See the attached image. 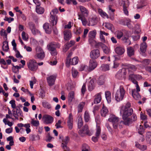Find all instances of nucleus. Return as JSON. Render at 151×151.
<instances>
[{"label": "nucleus", "instance_id": "obj_1", "mask_svg": "<svg viewBox=\"0 0 151 151\" xmlns=\"http://www.w3.org/2000/svg\"><path fill=\"white\" fill-rule=\"evenodd\" d=\"M58 44L55 42H52L48 43L47 46V49L50 51V53L52 56H55L58 53L56 48H59Z\"/></svg>", "mask_w": 151, "mask_h": 151}, {"label": "nucleus", "instance_id": "obj_2", "mask_svg": "<svg viewBox=\"0 0 151 151\" xmlns=\"http://www.w3.org/2000/svg\"><path fill=\"white\" fill-rule=\"evenodd\" d=\"M125 91L123 87L120 86L115 94V99L117 102H119L122 100L124 98Z\"/></svg>", "mask_w": 151, "mask_h": 151}, {"label": "nucleus", "instance_id": "obj_3", "mask_svg": "<svg viewBox=\"0 0 151 151\" xmlns=\"http://www.w3.org/2000/svg\"><path fill=\"white\" fill-rule=\"evenodd\" d=\"M35 54L34 57L36 59L42 60L45 57V54L42 48L39 46H37L36 48Z\"/></svg>", "mask_w": 151, "mask_h": 151}, {"label": "nucleus", "instance_id": "obj_4", "mask_svg": "<svg viewBox=\"0 0 151 151\" xmlns=\"http://www.w3.org/2000/svg\"><path fill=\"white\" fill-rule=\"evenodd\" d=\"M58 9L55 8L53 9L51 12H50L51 22L53 26L56 25L57 22L58 17L55 15L58 13Z\"/></svg>", "mask_w": 151, "mask_h": 151}, {"label": "nucleus", "instance_id": "obj_5", "mask_svg": "<svg viewBox=\"0 0 151 151\" xmlns=\"http://www.w3.org/2000/svg\"><path fill=\"white\" fill-rule=\"evenodd\" d=\"M133 112L132 109H126L124 106H122L120 110L121 114H123L122 117H128L131 116Z\"/></svg>", "mask_w": 151, "mask_h": 151}, {"label": "nucleus", "instance_id": "obj_6", "mask_svg": "<svg viewBox=\"0 0 151 151\" xmlns=\"http://www.w3.org/2000/svg\"><path fill=\"white\" fill-rule=\"evenodd\" d=\"M150 62V60L148 59H145L140 61V62L142 64L143 67L145 68V70L151 73V66H148Z\"/></svg>", "mask_w": 151, "mask_h": 151}, {"label": "nucleus", "instance_id": "obj_7", "mask_svg": "<svg viewBox=\"0 0 151 151\" xmlns=\"http://www.w3.org/2000/svg\"><path fill=\"white\" fill-rule=\"evenodd\" d=\"M108 121L112 123L114 129H116L118 127H119V118L114 115L112 116L109 119Z\"/></svg>", "mask_w": 151, "mask_h": 151}, {"label": "nucleus", "instance_id": "obj_8", "mask_svg": "<svg viewBox=\"0 0 151 151\" xmlns=\"http://www.w3.org/2000/svg\"><path fill=\"white\" fill-rule=\"evenodd\" d=\"M127 69L123 68L119 70L116 75V77L119 79H125Z\"/></svg>", "mask_w": 151, "mask_h": 151}, {"label": "nucleus", "instance_id": "obj_9", "mask_svg": "<svg viewBox=\"0 0 151 151\" xmlns=\"http://www.w3.org/2000/svg\"><path fill=\"white\" fill-rule=\"evenodd\" d=\"M123 121H121L119 122V128L121 129L122 127V125L124 124L126 125H129L132 123L131 119L128 117H122Z\"/></svg>", "mask_w": 151, "mask_h": 151}, {"label": "nucleus", "instance_id": "obj_10", "mask_svg": "<svg viewBox=\"0 0 151 151\" xmlns=\"http://www.w3.org/2000/svg\"><path fill=\"white\" fill-rule=\"evenodd\" d=\"M37 64L35 60H32L28 64V67L29 69L32 71H35L37 68Z\"/></svg>", "mask_w": 151, "mask_h": 151}, {"label": "nucleus", "instance_id": "obj_11", "mask_svg": "<svg viewBox=\"0 0 151 151\" xmlns=\"http://www.w3.org/2000/svg\"><path fill=\"white\" fill-rule=\"evenodd\" d=\"M100 55V51L98 49H94L91 51L90 56L92 60H96L97 59Z\"/></svg>", "mask_w": 151, "mask_h": 151}, {"label": "nucleus", "instance_id": "obj_12", "mask_svg": "<svg viewBox=\"0 0 151 151\" xmlns=\"http://www.w3.org/2000/svg\"><path fill=\"white\" fill-rule=\"evenodd\" d=\"M42 119L44 123L46 124H51L54 120V118L52 116L47 114L44 115L42 117Z\"/></svg>", "mask_w": 151, "mask_h": 151}, {"label": "nucleus", "instance_id": "obj_13", "mask_svg": "<svg viewBox=\"0 0 151 151\" xmlns=\"http://www.w3.org/2000/svg\"><path fill=\"white\" fill-rule=\"evenodd\" d=\"M97 63L96 61L94 60H91L89 62V68L88 71L90 72L94 69L97 66Z\"/></svg>", "mask_w": 151, "mask_h": 151}, {"label": "nucleus", "instance_id": "obj_14", "mask_svg": "<svg viewBox=\"0 0 151 151\" xmlns=\"http://www.w3.org/2000/svg\"><path fill=\"white\" fill-rule=\"evenodd\" d=\"M121 22L123 25H127L130 29H132L133 28V26L131 24L132 22L129 19L121 20Z\"/></svg>", "mask_w": 151, "mask_h": 151}, {"label": "nucleus", "instance_id": "obj_15", "mask_svg": "<svg viewBox=\"0 0 151 151\" xmlns=\"http://www.w3.org/2000/svg\"><path fill=\"white\" fill-rule=\"evenodd\" d=\"M56 77L55 75H52L47 78V83L49 86H52L54 84Z\"/></svg>", "mask_w": 151, "mask_h": 151}, {"label": "nucleus", "instance_id": "obj_16", "mask_svg": "<svg viewBox=\"0 0 151 151\" xmlns=\"http://www.w3.org/2000/svg\"><path fill=\"white\" fill-rule=\"evenodd\" d=\"M115 51L118 55H121L124 52L125 49L123 47L121 46H118L115 47Z\"/></svg>", "mask_w": 151, "mask_h": 151}, {"label": "nucleus", "instance_id": "obj_17", "mask_svg": "<svg viewBox=\"0 0 151 151\" xmlns=\"http://www.w3.org/2000/svg\"><path fill=\"white\" fill-rule=\"evenodd\" d=\"M64 38L66 41L70 40L72 37V34L71 31L69 30H66L64 31Z\"/></svg>", "mask_w": 151, "mask_h": 151}, {"label": "nucleus", "instance_id": "obj_18", "mask_svg": "<svg viewBox=\"0 0 151 151\" xmlns=\"http://www.w3.org/2000/svg\"><path fill=\"white\" fill-rule=\"evenodd\" d=\"M101 93H97L95 96L94 100V104H98L101 102Z\"/></svg>", "mask_w": 151, "mask_h": 151}, {"label": "nucleus", "instance_id": "obj_19", "mask_svg": "<svg viewBox=\"0 0 151 151\" xmlns=\"http://www.w3.org/2000/svg\"><path fill=\"white\" fill-rule=\"evenodd\" d=\"M132 95L134 99L139 100L141 98V96L138 92L136 91L135 89H132Z\"/></svg>", "mask_w": 151, "mask_h": 151}, {"label": "nucleus", "instance_id": "obj_20", "mask_svg": "<svg viewBox=\"0 0 151 151\" xmlns=\"http://www.w3.org/2000/svg\"><path fill=\"white\" fill-rule=\"evenodd\" d=\"M79 8L81 12L82 13L81 14H83L84 16H87L88 15V11L85 7L82 6H80Z\"/></svg>", "mask_w": 151, "mask_h": 151}, {"label": "nucleus", "instance_id": "obj_21", "mask_svg": "<svg viewBox=\"0 0 151 151\" xmlns=\"http://www.w3.org/2000/svg\"><path fill=\"white\" fill-rule=\"evenodd\" d=\"M73 117L71 114H70L67 122L68 126L69 129H71L73 128Z\"/></svg>", "mask_w": 151, "mask_h": 151}, {"label": "nucleus", "instance_id": "obj_22", "mask_svg": "<svg viewBox=\"0 0 151 151\" xmlns=\"http://www.w3.org/2000/svg\"><path fill=\"white\" fill-rule=\"evenodd\" d=\"M78 19H80L82 21L83 25L85 26L87 24L88 22L83 14H78Z\"/></svg>", "mask_w": 151, "mask_h": 151}, {"label": "nucleus", "instance_id": "obj_23", "mask_svg": "<svg viewBox=\"0 0 151 151\" xmlns=\"http://www.w3.org/2000/svg\"><path fill=\"white\" fill-rule=\"evenodd\" d=\"M78 132L79 134H88L89 131L88 130V127L87 125L85 124L83 127V129L81 130H80Z\"/></svg>", "mask_w": 151, "mask_h": 151}, {"label": "nucleus", "instance_id": "obj_24", "mask_svg": "<svg viewBox=\"0 0 151 151\" xmlns=\"http://www.w3.org/2000/svg\"><path fill=\"white\" fill-rule=\"evenodd\" d=\"M43 27L47 33L50 34L51 33V27H50L49 24L48 23H45L43 25Z\"/></svg>", "mask_w": 151, "mask_h": 151}, {"label": "nucleus", "instance_id": "obj_25", "mask_svg": "<svg viewBox=\"0 0 151 151\" xmlns=\"http://www.w3.org/2000/svg\"><path fill=\"white\" fill-rule=\"evenodd\" d=\"M122 40L123 42L126 45H129L131 44L130 41L128 39V36L127 35L125 36V35H124L122 38Z\"/></svg>", "mask_w": 151, "mask_h": 151}, {"label": "nucleus", "instance_id": "obj_26", "mask_svg": "<svg viewBox=\"0 0 151 151\" xmlns=\"http://www.w3.org/2000/svg\"><path fill=\"white\" fill-rule=\"evenodd\" d=\"M147 47L146 43L145 42H143L140 45V50L143 53H144L146 51Z\"/></svg>", "mask_w": 151, "mask_h": 151}, {"label": "nucleus", "instance_id": "obj_27", "mask_svg": "<svg viewBox=\"0 0 151 151\" xmlns=\"http://www.w3.org/2000/svg\"><path fill=\"white\" fill-rule=\"evenodd\" d=\"M129 80L131 81L137 79V78H139L140 76L139 75H135L132 73H129Z\"/></svg>", "mask_w": 151, "mask_h": 151}, {"label": "nucleus", "instance_id": "obj_28", "mask_svg": "<svg viewBox=\"0 0 151 151\" xmlns=\"http://www.w3.org/2000/svg\"><path fill=\"white\" fill-rule=\"evenodd\" d=\"M72 55V52H71L69 53L67 56L65 64L66 66L68 67H69L70 65V63L71 60L70 57Z\"/></svg>", "mask_w": 151, "mask_h": 151}, {"label": "nucleus", "instance_id": "obj_29", "mask_svg": "<svg viewBox=\"0 0 151 151\" xmlns=\"http://www.w3.org/2000/svg\"><path fill=\"white\" fill-rule=\"evenodd\" d=\"M127 54L129 57H131L134 55V49L131 47H129L127 48Z\"/></svg>", "mask_w": 151, "mask_h": 151}, {"label": "nucleus", "instance_id": "obj_30", "mask_svg": "<svg viewBox=\"0 0 151 151\" xmlns=\"http://www.w3.org/2000/svg\"><path fill=\"white\" fill-rule=\"evenodd\" d=\"M105 97L108 103H110L111 101V92L109 91L105 93Z\"/></svg>", "mask_w": 151, "mask_h": 151}, {"label": "nucleus", "instance_id": "obj_31", "mask_svg": "<svg viewBox=\"0 0 151 151\" xmlns=\"http://www.w3.org/2000/svg\"><path fill=\"white\" fill-rule=\"evenodd\" d=\"M2 49L3 50L7 52L9 49L8 42L6 41L3 42V45L2 46Z\"/></svg>", "mask_w": 151, "mask_h": 151}, {"label": "nucleus", "instance_id": "obj_32", "mask_svg": "<svg viewBox=\"0 0 151 151\" xmlns=\"http://www.w3.org/2000/svg\"><path fill=\"white\" fill-rule=\"evenodd\" d=\"M108 110L106 107L103 106L102 108L101 111V114L102 116L105 117L106 114L108 113Z\"/></svg>", "mask_w": 151, "mask_h": 151}, {"label": "nucleus", "instance_id": "obj_33", "mask_svg": "<svg viewBox=\"0 0 151 151\" xmlns=\"http://www.w3.org/2000/svg\"><path fill=\"white\" fill-rule=\"evenodd\" d=\"M102 49L103 50V52L106 54H108L110 52V48L104 44L101 47Z\"/></svg>", "mask_w": 151, "mask_h": 151}, {"label": "nucleus", "instance_id": "obj_34", "mask_svg": "<svg viewBox=\"0 0 151 151\" xmlns=\"http://www.w3.org/2000/svg\"><path fill=\"white\" fill-rule=\"evenodd\" d=\"M146 139L148 143L151 144V132H148L146 134Z\"/></svg>", "mask_w": 151, "mask_h": 151}, {"label": "nucleus", "instance_id": "obj_35", "mask_svg": "<svg viewBox=\"0 0 151 151\" xmlns=\"http://www.w3.org/2000/svg\"><path fill=\"white\" fill-rule=\"evenodd\" d=\"M135 146L137 147L142 151L146 150L147 148V146L145 145H141L137 142L136 143Z\"/></svg>", "mask_w": 151, "mask_h": 151}, {"label": "nucleus", "instance_id": "obj_36", "mask_svg": "<svg viewBox=\"0 0 151 151\" xmlns=\"http://www.w3.org/2000/svg\"><path fill=\"white\" fill-rule=\"evenodd\" d=\"M100 69L101 70L105 71L109 70V66L107 64H103L101 65Z\"/></svg>", "mask_w": 151, "mask_h": 151}, {"label": "nucleus", "instance_id": "obj_37", "mask_svg": "<svg viewBox=\"0 0 151 151\" xmlns=\"http://www.w3.org/2000/svg\"><path fill=\"white\" fill-rule=\"evenodd\" d=\"M97 23L96 19L95 18H91L89 19V25L93 26L96 24Z\"/></svg>", "mask_w": 151, "mask_h": 151}, {"label": "nucleus", "instance_id": "obj_38", "mask_svg": "<svg viewBox=\"0 0 151 151\" xmlns=\"http://www.w3.org/2000/svg\"><path fill=\"white\" fill-rule=\"evenodd\" d=\"M36 12L40 14H43L44 12V9L40 6H36Z\"/></svg>", "mask_w": 151, "mask_h": 151}, {"label": "nucleus", "instance_id": "obj_39", "mask_svg": "<svg viewBox=\"0 0 151 151\" xmlns=\"http://www.w3.org/2000/svg\"><path fill=\"white\" fill-rule=\"evenodd\" d=\"M78 62V58L77 57H75L73 58L71 60H70V65H76L77 64Z\"/></svg>", "mask_w": 151, "mask_h": 151}, {"label": "nucleus", "instance_id": "obj_40", "mask_svg": "<svg viewBox=\"0 0 151 151\" xmlns=\"http://www.w3.org/2000/svg\"><path fill=\"white\" fill-rule=\"evenodd\" d=\"M103 25L108 29L111 30V31L112 28L113 27V25L109 23H104Z\"/></svg>", "mask_w": 151, "mask_h": 151}, {"label": "nucleus", "instance_id": "obj_41", "mask_svg": "<svg viewBox=\"0 0 151 151\" xmlns=\"http://www.w3.org/2000/svg\"><path fill=\"white\" fill-rule=\"evenodd\" d=\"M96 34V30L95 29L91 31L89 33V37L91 38H94Z\"/></svg>", "mask_w": 151, "mask_h": 151}, {"label": "nucleus", "instance_id": "obj_42", "mask_svg": "<svg viewBox=\"0 0 151 151\" xmlns=\"http://www.w3.org/2000/svg\"><path fill=\"white\" fill-rule=\"evenodd\" d=\"M31 124L34 126L37 127L40 125L39 122L38 120H35L33 119H31Z\"/></svg>", "mask_w": 151, "mask_h": 151}, {"label": "nucleus", "instance_id": "obj_43", "mask_svg": "<svg viewBox=\"0 0 151 151\" xmlns=\"http://www.w3.org/2000/svg\"><path fill=\"white\" fill-rule=\"evenodd\" d=\"M69 140L70 138L68 136L65 137L63 138L62 139V143L61 145L66 144V145H67Z\"/></svg>", "mask_w": 151, "mask_h": 151}, {"label": "nucleus", "instance_id": "obj_44", "mask_svg": "<svg viewBox=\"0 0 151 151\" xmlns=\"http://www.w3.org/2000/svg\"><path fill=\"white\" fill-rule=\"evenodd\" d=\"M84 118L86 122H88L90 119L89 114L87 111H86L85 112Z\"/></svg>", "mask_w": 151, "mask_h": 151}, {"label": "nucleus", "instance_id": "obj_45", "mask_svg": "<svg viewBox=\"0 0 151 151\" xmlns=\"http://www.w3.org/2000/svg\"><path fill=\"white\" fill-rule=\"evenodd\" d=\"M104 78L103 76L100 77L98 80L97 83L99 85H103L104 82Z\"/></svg>", "mask_w": 151, "mask_h": 151}, {"label": "nucleus", "instance_id": "obj_46", "mask_svg": "<svg viewBox=\"0 0 151 151\" xmlns=\"http://www.w3.org/2000/svg\"><path fill=\"white\" fill-rule=\"evenodd\" d=\"M74 93L73 91H71L68 95V101L71 102L72 101L74 98Z\"/></svg>", "mask_w": 151, "mask_h": 151}, {"label": "nucleus", "instance_id": "obj_47", "mask_svg": "<svg viewBox=\"0 0 151 151\" xmlns=\"http://www.w3.org/2000/svg\"><path fill=\"white\" fill-rule=\"evenodd\" d=\"M101 133V129L100 127L99 126H97L95 133V136L99 137Z\"/></svg>", "mask_w": 151, "mask_h": 151}, {"label": "nucleus", "instance_id": "obj_48", "mask_svg": "<svg viewBox=\"0 0 151 151\" xmlns=\"http://www.w3.org/2000/svg\"><path fill=\"white\" fill-rule=\"evenodd\" d=\"M137 69V68L134 65H131L128 67L127 70H128L129 73H132L130 70H131L133 71H135Z\"/></svg>", "mask_w": 151, "mask_h": 151}, {"label": "nucleus", "instance_id": "obj_49", "mask_svg": "<svg viewBox=\"0 0 151 151\" xmlns=\"http://www.w3.org/2000/svg\"><path fill=\"white\" fill-rule=\"evenodd\" d=\"M83 124V123L82 121V119L81 116L79 117L78 119V128H80Z\"/></svg>", "mask_w": 151, "mask_h": 151}, {"label": "nucleus", "instance_id": "obj_50", "mask_svg": "<svg viewBox=\"0 0 151 151\" xmlns=\"http://www.w3.org/2000/svg\"><path fill=\"white\" fill-rule=\"evenodd\" d=\"M138 131L139 134H142L144 132V130L143 126L140 125L138 127Z\"/></svg>", "mask_w": 151, "mask_h": 151}, {"label": "nucleus", "instance_id": "obj_51", "mask_svg": "<svg viewBox=\"0 0 151 151\" xmlns=\"http://www.w3.org/2000/svg\"><path fill=\"white\" fill-rule=\"evenodd\" d=\"M122 4L123 7H128L129 6L128 0H122Z\"/></svg>", "mask_w": 151, "mask_h": 151}, {"label": "nucleus", "instance_id": "obj_52", "mask_svg": "<svg viewBox=\"0 0 151 151\" xmlns=\"http://www.w3.org/2000/svg\"><path fill=\"white\" fill-rule=\"evenodd\" d=\"M94 81L93 80H91L90 81L88 86L89 89L91 91L94 89Z\"/></svg>", "mask_w": 151, "mask_h": 151}, {"label": "nucleus", "instance_id": "obj_53", "mask_svg": "<svg viewBox=\"0 0 151 151\" xmlns=\"http://www.w3.org/2000/svg\"><path fill=\"white\" fill-rule=\"evenodd\" d=\"M89 146L86 144H84L82 146V151H90Z\"/></svg>", "mask_w": 151, "mask_h": 151}, {"label": "nucleus", "instance_id": "obj_54", "mask_svg": "<svg viewBox=\"0 0 151 151\" xmlns=\"http://www.w3.org/2000/svg\"><path fill=\"white\" fill-rule=\"evenodd\" d=\"M43 106L46 108L49 109L51 108L50 104L48 102H44L42 103Z\"/></svg>", "mask_w": 151, "mask_h": 151}, {"label": "nucleus", "instance_id": "obj_55", "mask_svg": "<svg viewBox=\"0 0 151 151\" xmlns=\"http://www.w3.org/2000/svg\"><path fill=\"white\" fill-rule=\"evenodd\" d=\"M0 34L1 36H5L6 40L7 39V34L6 32V30L4 29H1L0 32Z\"/></svg>", "mask_w": 151, "mask_h": 151}, {"label": "nucleus", "instance_id": "obj_56", "mask_svg": "<svg viewBox=\"0 0 151 151\" xmlns=\"http://www.w3.org/2000/svg\"><path fill=\"white\" fill-rule=\"evenodd\" d=\"M85 103L83 102H82L80 103L78 106V112H81L82 111L84 106V105Z\"/></svg>", "mask_w": 151, "mask_h": 151}, {"label": "nucleus", "instance_id": "obj_57", "mask_svg": "<svg viewBox=\"0 0 151 151\" xmlns=\"http://www.w3.org/2000/svg\"><path fill=\"white\" fill-rule=\"evenodd\" d=\"M135 31V32L137 34H138L141 31L140 27L138 24H136L134 27Z\"/></svg>", "mask_w": 151, "mask_h": 151}, {"label": "nucleus", "instance_id": "obj_58", "mask_svg": "<svg viewBox=\"0 0 151 151\" xmlns=\"http://www.w3.org/2000/svg\"><path fill=\"white\" fill-rule=\"evenodd\" d=\"M15 109L16 110V112L17 116H22V112L21 110H20V108L19 107H16Z\"/></svg>", "mask_w": 151, "mask_h": 151}, {"label": "nucleus", "instance_id": "obj_59", "mask_svg": "<svg viewBox=\"0 0 151 151\" xmlns=\"http://www.w3.org/2000/svg\"><path fill=\"white\" fill-rule=\"evenodd\" d=\"M78 71L75 69L72 68V73L73 76L74 78H76L78 74Z\"/></svg>", "mask_w": 151, "mask_h": 151}, {"label": "nucleus", "instance_id": "obj_60", "mask_svg": "<svg viewBox=\"0 0 151 151\" xmlns=\"http://www.w3.org/2000/svg\"><path fill=\"white\" fill-rule=\"evenodd\" d=\"M88 67L87 66L84 65H82L80 67L79 70L82 71L84 70H88Z\"/></svg>", "mask_w": 151, "mask_h": 151}, {"label": "nucleus", "instance_id": "obj_61", "mask_svg": "<svg viewBox=\"0 0 151 151\" xmlns=\"http://www.w3.org/2000/svg\"><path fill=\"white\" fill-rule=\"evenodd\" d=\"M61 121L60 120H59L58 122L56 123L55 126L56 127L57 129L59 128H62L63 127L61 125Z\"/></svg>", "mask_w": 151, "mask_h": 151}, {"label": "nucleus", "instance_id": "obj_62", "mask_svg": "<svg viewBox=\"0 0 151 151\" xmlns=\"http://www.w3.org/2000/svg\"><path fill=\"white\" fill-rule=\"evenodd\" d=\"M9 103L11 104L12 107L13 109L15 108L16 107V105L15 104V101L14 100H12Z\"/></svg>", "mask_w": 151, "mask_h": 151}, {"label": "nucleus", "instance_id": "obj_63", "mask_svg": "<svg viewBox=\"0 0 151 151\" xmlns=\"http://www.w3.org/2000/svg\"><path fill=\"white\" fill-rule=\"evenodd\" d=\"M64 151H69V148L66 144L61 145Z\"/></svg>", "mask_w": 151, "mask_h": 151}, {"label": "nucleus", "instance_id": "obj_64", "mask_svg": "<svg viewBox=\"0 0 151 151\" xmlns=\"http://www.w3.org/2000/svg\"><path fill=\"white\" fill-rule=\"evenodd\" d=\"M4 19L5 21H8L9 23H10L14 20V19L13 18L10 17L8 18L6 17H5Z\"/></svg>", "mask_w": 151, "mask_h": 151}]
</instances>
